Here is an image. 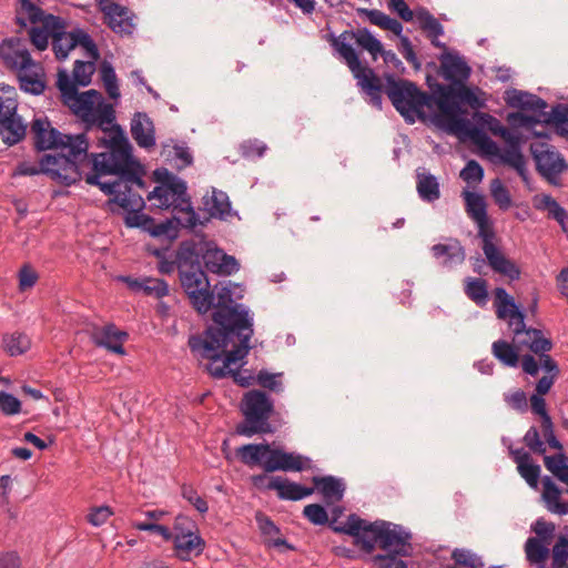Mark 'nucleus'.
<instances>
[{"label": "nucleus", "instance_id": "nucleus-1", "mask_svg": "<svg viewBox=\"0 0 568 568\" xmlns=\"http://www.w3.org/2000/svg\"><path fill=\"white\" fill-rule=\"evenodd\" d=\"M254 320L247 307H226L222 305L202 335H191L187 345L191 352L210 359L207 371L214 378L232 376L241 387L256 382L248 369H232L230 366L245 358L251 349L250 341L254 335Z\"/></svg>", "mask_w": 568, "mask_h": 568}, {"label": "nucleus", "instance_id": "nucleus-2", "mask_svg": "<svg viewBox=\"0 0 568 568\" xmlns=\"http://www.w3.org/2000/svg\"><path fill=\"white\" fill-rule=\"evenodd\" d=\"M201 262L209 272L220 275H231L240 268L234 256L227 255L221 248L212 247L210 243L182 241L178 248V271L181 286L192 307L201 315L212 310V316L222 308V305L230 308L246 307L234 302L231 282L219 283L211 288Z\"/></svg>", "mask_w": 568, "mask_h": 568}, {"label": "nucleus", "instance_id": "nucleus-3", "mask_svg": "<svg viewBox=\"0 0 568 568\" xmlns=\"http://www.w3.org/2000/svg\"><path fill=\"white\" fill-rule=\"evenodd\" d=\"M111 138H100L98 145L106 148L108 152L89 153L87 160L92 164V173L85 175L89 185L99 186L106 195L118 197L126 184L144 186L142 169L132 155V145L119 124L111 129Z\"/></svg>", "mask_w": 568, "mask_h": 568}, {"label": "nucleus", "instance_id": "nucleus-4", "mask_svg": "<svg viewBox=\"0 0 568 568\" xmlns=\"http://www.w3.org/2000/svg\"><path fill=\"white\" fill-rule=\"evenodd\" d=\"M437 74L448 84L439 83L433 75L426 77V84L430 92L438 98V113L449 114L457 109L468 105L471 109H481L485 100L479 97V88H470L467 81L471 75V68L458 52L444 51L438 57Z\"/></svg>", "mask_w": 568, "mask_h": 568}, {"label": "nucleus", "instance_id": "nucleus-5", "mask_svg": "<svg viewBox=\"0 0 568 568\" xmlns=\"http://www.w3.org/2000/svg\"><path fill=\"white\" fill-rule=\"evenodd\" d=\"M496 300L499 302L496 314L498 318H509L518 347H526L539 356L541 367L549 376L557 377L560 373L557 362L548 354L554 347L552 341L544 336L541 329L526 327L525 314L515 303L514 298L503 287L495 290Z\"/></svg>", "mask_w": 568, "mask_h": 568}, {"label": "nucleus", "instance_id": "nucleus-6", "mask_svg": "<svg viewBox=\"0 0 568 568\" xmlns=\"http://www.w3.org/2000/svg\"><path fill=\"white\" fill-rule=\"evenodd\" d=\"M153 178L158 185L148 195V200H155L154 204L159 209H172L174 212L185 214L183 226L185 229H194L196 225L203 224L199 214L192 206L191 199L187 194L186 182L175 175L166 168H159L153 172Z\"/></svg>", "mask_w": 568, "mask_h": 568}, {"label": "nucleus", "instance_id": "nucleus-7", "mask_svg": "<svg viewBox=\"0 0 568 568\" xmlns=\"http://www.w3.org/2000/svg\"><path fill=\"white\" fill-rule=\"evenodd\" d=\"M31 134L38 151L61 149L65 153L53 154L70 160L80 168L89 156V140L85 133L64 134L51 126L47 118H34L31 123Z\"/></svg>", "mask_w": 568, "mask_h": 568}, {"label": "nucleus", "instance_id": "nucleus-8", "mask_svg": "<svg viewBox=\"0 0 568 568\" xmlns=\"http://www.w3.org/2000/svg\"><path fill=\"white\" fill-rule=\"evenodd\" d=\"M385 93L395 110L408 124L416 119H424L423 108H438V98L434 92L422 91L414 82L405 79H396L394 74H385Z\"/></svg>", "mask_w": 568, "mask_h": 568}, {"label": "nucleus", "instance_id": "nucleus-9", "mask_svg": "<svg viewBox=\"0 0 568 568\" xmlns=\"http://www.w3.org/2000/svg\"><path fill=\"white\" fill-rule=\"evenodd\" d=\"M67 106L81 119L87 132L98 126L109 134L108 139L111 138V129L116 124L115 111L111 103L104 101L99 91L91 89L78 93Z\"/></svg>", "mask_w": 568, "mask_h": 568}, {"label": "nucleus", "instance_id": "nucleus-10", "mask_svg": "<svg viewBox=\"0 0 568 568\" xmlns=\"http://www.w3.org/2000/svg\"><path fill=\"white\" fill-rule=\"evenodd\" d=\"M244 420L236 426V433L245 437L274 432L270 417L274 412L273 399L263 390L247 392L241 406Z\"/></svg>", "mask_w": 568, "mask_h": 568}, {"label": "nucleus", "instance_id": "nucleus-11", "mask_svg": "<svg viewBox=\"0 0 568 568\" xmlns=\"http://www.w3.org/2000/svg\"><path fill=\"white\" fill-rule=\"evenodd\" d=\"M40 173L49 175L52 180L65 186H70L82 179L80 168L72 164L69 159L54 156L53 154H44L39 165L22 162L16 169V174L23 176H32Z\"/></svg>", "mask_w": 568, "mask_h": 568}, {"label": "nucleus", "instance_id": "nucleus-12", "mask_svg": "<svg viewBox=\"0 0 568 568\" xmlns=\"http://www.w3.org/2000/svg\"><path fill=\"white\" fill-rule=\"evenodd\" d=\"M529 149L540 176L552 185H559L560 175L568 171V163L564 155L546 142L531 143Z\"/></svg>", "mask_w": 568, "mask_h": 568}, {"label": "nucleus", "instance_id": "nucleus-13", "mask_svg": "<svg viewBox=\"0 0 568 568\" xmlns=\"http://www.w3.org/2000/svg\"><path fill=\"white\" fill-rule=\"evenodd\" d=\"M478 227V236L483 240V252L487 258L488 265L498 274L507 276L511 281L519 280L520 270L493 243L495 232L490 225L489 219L475 222Z\"/></svg>", "mask_w": 568, "mask_h": 568}, {"label": "nucleus", "instance_id": "nucleus-14", "mask_svg": "<svg viewBox=\"0 0 568 568\" xmlns=\"http://www.w3.org/2000/svg\"><path fill=\"white\" fill-rule=\"evenodd\" d=\"M465 114L466 110L460 108L449 114H434L433 122L436 126L449 134L458 136L460 140L470 139L480 149L490 138L484 130L474 126V124L464 116Z\"/></svg>", "mask_w": 568, "mask_h": 568}, {"label": "nucleus", "instance_id": "nucleus-15", "mask_svg": "<svg viewBox=\"0 0 568 568\" xmlns=\"http://www.w3.org/2000/svg\"><path fill=\"white\" fill-rule=\"evenodd\" d=\"M465 114L466 110L460 108L449 114H434L433 122L436 126L449 134L458 136L460 140L470 139L480 149L490 138L484 130L474 126V124L464 116Z\"/></svg>", "mask_w": 568, "mask_h": 568}, {"label": "nucleus", "instance_id": "nucleus-16", "mask_svg": "<svg viewBox=\"0 0 568 568\" xmlns=\"http://www.w3.org/2000/svg\"><path fill=\"white\" fill-rule=\"evenodd\" d=\"M382 521L375 520L369 523L356 514H351L343 527L335 528V532L345 534L354 538V545L365 554H372L379 545V531L382 530Z\"/></svg>", "mask_w": 568, "mask_h": 568}, {"label": "nucleus", "instance_id": "nucleus-17", "mask_svg": "<svg viewBox=\"0 0 568 568\" xmlns=\"http://www.w3.org/2000/svg\"><path fill=\"white\" fill-rule=\"evenodd\" d=\"M341 57L345 60L358 84L371 97L373 105L382 108V84L374 71L362 64L358 54L351 44L342 43Z\"/></svg>", "mask_w": 568, "mask_h": 568}, {"label": "nucleus", "instance_id": "nucleus-18", "mask_svg": "<svg viewBox=\"0 0 568 568\" xmlns=\"http://www.w3.org/2000/svg\"><path fill=\"white\" fill-rule=\"evenodd\" d=\"M412 532L398 524L383 520L379 531V547L386 552L409 557L413 554Z\"/></svg>", "mask_w": 568, "mask_h": 568}, {"label": "nucleus", "instance_id": "nucleus-19", "mask_svg": "<svg viewBox=\"0 0 568 568\" xmlns=\"http://www.w3.org/2000/svg\"><path fill=\"white\" fill-rule=\"evenodd\" d=\"M312 468V459L295 452H285L281 448H271L263 463L266 473L296 471L301 473Z\"/></svg>", "mask_w": 568, "mask_h": 568}, {"label": "nucleus", "instance_id": "nucleus-20", "mask_svg": "<svg viewBox=\"0 0 568 568\" xmlns=\"http://www.w3.org/2000/svg\"><path fill=\"white\" fill-rule=\"evenodd\" d=\"M100 11L104 14L105 23L115 33L131 36L134 30L130 10L109 0H98Z\"/></svg>", "mask_w": 568, "mask_h": 568}, {"label": "nucleus", "instance_id": "nucleus-21", "mask_svg": "<svg viewBox=\"0 0 568 568\" xmlns=\"http://www.w3.org/2000/svg\"><path fill=\"white\" fill-rule=\"evenodd\" d=\"M90 338L98 347H103L119 355L125 354L123 342L128 338V333L119 329L114 324H106L102 327L94 326L90 333Z\"/></svg>", "mask_w": 568, "mask_h": 568}, {"label": "nucleus", "instance_id": "nucleus-22", "mask_svg": "<svg viewBox=\"0 0 568 568\" xmlns=\"http://www.w3.org/2000/svg\"><path fill=\"white\" fill-rule=\"evenodd\" d=\"M525 445L529 448L530 452L538 455H544V464L545 467L554 475L558 473L561 465L566 464L568 462V457L565 453H562V449L559 450L558 454L548 456L545 455L546 447L544 442L540 438V433L536 426H530L529 429L526 432L524 438H523Z\"/></svg>", "mask_w": 568, "mask_h": 568}, {"label": "nucleus", "instance_id": "nucleus-23", "mask_svg": "<svg viewBox=\"0 0 568 568\" xmlns=\"http://www.w3.org/2000/svg\"><path fill=\"white\" fill-rule=\"evenodd\" d=\"M353 39L361 48L368 51L374 60L377 59L378 52L383 51L382 42L376 39L367 28L344 31L338 38L333 39L332 45L341 54L342 43L349 44L348 40Z\"/></svg>", "mask_w": 568, "mask_h": 568}, {"label": "nucleus", "instance_id": "nucleus-24", "mask_svg": "<svg viewBox=\"0 0 568 568\" xmlns=\"http://www.w3.org/2000/svg\"><path fill=\"white\" fill-rule=\"evenodd\" d=\"M507 144V148L504 150L500 149V153L498 155V159L501 163L513 168L518 175L526 181L528 176L527 168H526V160L524 154L521 153V144H523V136L521 134L517 133L513 138L505 141Z\"/></svg>", "mask_w": 568, "mask_h": 568}, {"label": "nucleus", "instance_id": "nucleus-25", "mask_svg": "<svg viewBox=\"0 0 568 568\" xmlns=\"http://www.w3.org/2000/svg\"><path fill=\"white\" fill-rule=\"evenodd\" d=\"M268 489H274L281 500H302L314 494L315 488L303 486L298 483L291 481L282 476H273L267 481Z\"/></svg>", "mask_w": 568, "mask_h": 568}, {"label": "nucleus", "instance_id": "nucleus-26", "mask_svg": "<svg viewBox=\"0 0 568 568\" xmlns=\"http://www.w3.org/2000/svg\"><path fill=\"white\" fill-rule=\"evenodd\" d=\"M430 252L440 265L448 270L462 264L466 258L465 248L457 239H448L445 244H435Z\"/></svg>", "mask_w": 568, "mask_h": 568}, {"label": "nucleus", "instance_id": "nucleus-27", "mask_svg": "<svg viewBox=\"0 0 568 568\" xmlns=\"http://www.w3.org/2000/svg\"><path fill=\"white\" fill-rule=\"evenodd\" d=\"M530 407L534 414L540 416L541 434L549 447L557 450L564 449L561 442L555 435L554 423L546 409L545 398L540 395L532 394L530 396Z\"/></svg>", "mask_w": 568, "mask_h": 568}, {"label": "nucleus", "instance_id": "nucleus-28", "mask_svg": "<svg viewBox=\"0 0 568 568\" xmlns=\"http://www.w3.org/2000/svg\"><path fill=\"white\" fill-rule=\"evenodd\" d=\"M312 481L314 484L313 488L322 495L326 505H332L343 499L346 485L342 478L332 475L314 476Z\"/></svg>", "mask_w": 568, "mask_h": 568}, {"label": "nucleus", "instance_id": "nucleus-29", "mask_svg": "<svg viewBox=\"0 0 568 568\" xmlns=\"http://www.w3.org/2000/svg\"><path fill=\"white\" fill-rule=\"evenodd\" d=\"M131 135L140 148L155 145V131L152 120L144 112H136L131 120Z\"/></svg>", "mask_w": 568, "mask_h": 568}, {"label": "nucleus", "instance_id": "nucleus-30", "mask_svg": "<svg viewBox=\"0 0 568 568\" xmlns=\"http://www.w3.org/2000/svg\"><path fill=\"white\" fill-rule=\"evenodd\" d=\"M171 540L176 557L182 561H190L193 557L200 556L205 549V540L197 531L186 536H173Z\"/></svg>", "mask_w": 568, "mask_h": 568}, {"label": "nucleus", "instance_id": "nucleus-31", "mask_svg": "<svg viewBox=\"0 0 568 568\" xmlns=\"http://www.w3.org/2000/svg\"><path fill=\"white\" fill-rule=\"evenodd\" d=\"M27 132V124L17 113L0 116V135L7 145H14L23 140Z\"/></svg>", "mask_w": 568, "mask_h": 568}, {"label": "nucleus", "instance_id": "nucleus-32", "mask_svg": "<svg viewBox=\"0 0 568 568\" xmlns=\"http://www.w3.org/2000/svg\"><path fill=\"white\" fill-rule=\"evenodd\" d=\"M504 99L508 106L524 111H542L548 106L538 95L517 89L507 90Z\"/></svg>", "mask_w": 568, "mask_h": 568}, {"label": "nucleus", "instance_id": "nucleus-33", "mask_svg": "<svg viewBox=\"0 0 568 568\" xmlns=\"http://www.w3.org/2000/svg\"><path fill=\"white\" fill-rule=\"evenodd\" d=\"M542 486L541 498L546 508L552 514L568 515V501L560 499L562 491L555 481L549 476H545L542 478Z\"/></svg>", "mask_w": 568, "mask_h": 568}, {"label": "nucleus", "instance_id": "nucleus-34", "mask_svg": "<svg viewBox=\"0 0 568 568\" xmlns=\"http://www.w3.org/2000/svg\"><path fill=\"white\" fill-rule=\"evenodd\" d=\"M270 444H246L236 449V456L247 466L260 465L263 467L264 460L267 458Z\"/></svg>", "mask_w": 568, "mask_h": 568}, {"label": "nucleus", "instance_id": "nucleus-35", "mask_svg": "<svg viewBox=\"0 0 568 568\" xmlns=\"http://www.w3.org/2000/svg\"><path fill=\"white\" fill-rule=\"evenodd\" d=\"M204 205L211 217L226 220L231 214V202L223 191L213 189L212 196L205 199Z\"/></svg>", "mask_w": 568, "mask_h": 568}, {"label": "nucleus", "instance_id": "nucleus-36", "mask_svg": "<svg viewBox=\"0 0 568 568\" xmlns=\"http://www.w3.org/2000/svg\"><path fill=\"white\" fill-rule=\"evenodd\" d=\"M41 68L36 63V67H30L26 71L18 73L20 89L24 92L39 95L45 89L44 81L40 78Z\"/></svg>", "mask_w": 568, "mask_h": 568}, {"label": "nucleus", "instance_id": "nucleus-37", "mask_svg": "<svg viewBox=\"0 0 568 568\" xmlns=\"http://www.w3.org/2000/svg\"><path fill=\"white\" fill-rule=\"evenodd\" d=\"M547 542L530 537L525 542L526 558L530 565H536L538 568H546V561L549 556Z\"/></svg>", "mask_w": 568, "mask_h": 568}, {"label": "nucleus", "instance_id": "nucleus-38", "mask_svg": "<svg viewBox=\"0 0 568 568\" xmlns=\"http://www.w3.org/2000/svg\"><path fill=\"white\" fill-rule=\"evenodd\" d=\"M0 54L4 65L10 70L18 71V73H21L27 69H30V67H36V62L31 58L29 51L26 49L10 52H6L2 50Z\"/></svg>", "mask_w": 568, "mask_h": 568}, {"label": "nucleus", "instance_id": "nucleus-39", "mask_svg": "<svg viewBox=\"0 0 568 568\" xmlns=\"http://www.w3.org/2000/svg\"><path fill=\"white\" fill-rule=\"evenodd\" d=\"M516 346L509 344L504 339H498L493 343L491 352L493 355L500 361L504 365L509 367H516L519 361V354L517 342L515 341Z\"/></svg>", "mask_w": 568, "mask_h": 568}, {"label": "nucleus", "instance_id": "nucleus-40", "mask_svg": "<svg viewBox=\"0 0 568 568\" xmlns=\"http://www.w3.org/2000/svg\"><path fill=\"white\" fill-rule=\"evenodd\" d=\"M546 124H554L556 133L568 140V104L558 103L545 115Z\"/></svg>", "mask_w": 568, "mask_h": 568}, {"label": "nucleus", "instance_id": "nucleus-41", "mask_svg": "<svg viewBox=\"0 0 568 568\" xmlns=\"http://www.w3.org/2000/svg\"><path fill=\"white\" fill-rule=\"evenodd\" d=\"M536 209L547 211L549 217L554 219L564 231L567 230L568 212L551 195H542Z\"/></svg>", "mask_w": 568, "mask_h": 568}, {"label": "nucleus", "instance_id": "nucleus-42", "mask_svg": "<svg viewBox=\"0 0 568 568\" xmlns=\"http://www.w3.org/2000/svg\"><path fill=\"white\" fill-rule=\"evenodd\" d=\"M463 196L466 202V212L474 222L487 219V206L483 195L470 191H464Z\"/></svg>", "mask_w": 568, "mask_h": 568}, {"label": "nucleus", "instance_id": "nucleus-43", "mask_svg": "<svg viewBox=\"0 0 568 568\" xmlns=\"http://www.w3.org/2000/svg\"><path fill=\"white\" fill-rule=\"evenodd\" d=\"M417 192L426 202H434L440 197L439 183L433 174L417 175Z\"/></svg>", "mask_w": 568, "mask_h": 568}, {"label": "nucleus", "instance_id": "nucleus-44", "mask_svg": "<svg viewBox=\"0 0 568 568\" xmlns=\"http://www.w3.org/2000/svg\"><path fill=\"white\" fill-rule=\"evenodd\" d=\"M465 284V294L478 306H484L488 302L487 282L483 278L467 277Z\"/></svg>", "mask_w": 568, "mask_h": 568}, {"label": "nucleus", "instance_id": "nucleus-45", "mask_svg": "<svg viewBox=\"0 0 568 568\" xmlns=\"http://www.w3.org/2000/svg\"><path fill=\"white\" fill-rule=\"evenodd\" d=\"M130 184H126L123 193L118 195V197L110 199L108 204H116L128 212L140 211L144 206V201L139 194L132 193Z\"/></svg>", "mask_w": 568, "mask_h": 568}, {"label": "nucleus", "instance_id": "nucleus-46", "mask_svg": "<svg viewBox=\"0 0 568 568\" xmlns=\"http://www.w3.org/2000/svg\"><path fill=\"white\" fill-rule=\"evenodd\" d=\"M417 21L427 38H439L444 34V27L428 10L420 9L416 13Z\"/></svg>", "mask_w": 568, "mask_h": 568}, {"label": "nucleus", "instance_id": "nucleus-47", "mask_svg": "<svg viewBox=\"0 0 568 568\" xmlns=\"http://www.w3.org/2000/svg\"><path fill=\"white\" fill-rule=\"evenodd\" d=\"M51 47L57 60L67 59L69 52L75 48L74 31L57 33L51 40Z\"/></svg>", "mask_w": 568, "mask_h": 568}, {"label": "nucleus", "instance_id": "nucleus-48", "mask_svg": "<svg viewBox=\"0 0 568 568\" xmlns=\"http://www.w3.org/2000/svg\"><path fill=\"white\" fill-rule=\"evenodd\" d=\"M184 217L173 216L160 223L155 222V227L152 229L151 236H165L168 240H175L179 235V227L183 226Z\"/></svg>", "mask_w": 568, "mask_h": 568}, {"label": "nucleus", "instance_id": "nucleus-49", "mask_svg": "<svg viewBox=\"0 0 568 568\" xmlns=\"http://www.w3.org/2000/svg\"><path fill=\"white\" fill-rule=\"evenodd\" d=\"M452 559L456 566L466 568H484L483 558L467 548H455L452 551Z\"/></svg>", "mask_w": 568, "mask_h": 568}, {"label": "nucleus", "instance_id": "nucleus-50", "mask_svg": "<svg viewBox=\"0 0 568 568\" xmlns=\"http://www.w3.org/2000/svg\"><path fill=\"white\" fill-rule=\"evenodd\" d=\"M3 344L6 351L11 356H18L26 353L31 345L30 338L23 333H13L3 336Z\"/></svg>", "mask_w": 568, "mask_h": 568}, {"label": "nucleus", "instance_id": "nucleus-51", "mask_svg": "<svg viewBox=\"0 0 568 568\" xmlns=\"http://www.w3.org/2000/svg\"><path fill=\"white\" fill-rule=\"evenodd\" d=\"M17 108L18 101L14 87L0 83V116L14 113Z\"/></svg>", "mask_w": 568, "mask_h": 568}, {"label": "nucleus", "instance_id": "nucleus-52", "mask_svg": "<svg viewBox=\"0 0 568 568\" xmlns=\"http://www.w3.org/2000/svg\"><path fill=\"white\" fill-rule=\"evenodd\" d=\"M20 7L21 12L27 14V19L18 16L16 18V22L22 28L27 27V20L31 23H38L45 16L43 10L36 6L31 0H20Z\"/></svg>", "mask_w": 568, "mask_h": 568}, {"label": "nucleus", "instance_id": "nucleus-53", "mask_svg": "<svg viewBox=\"0 0 568 568\" xmlns=\"http://www.w3.org/2000/svg\"><path fill=\"white\" fill-rule=\"evenodd\" d=\"M94 71V62L77 60L74 62L72 77L78 85L87 87L91 83V78Z\"/></svg>", "mask_w": 568, "mask_h": 568}, {"label": "nucleus", "instance_id": "nucleus-54", "mask_svg": "<svg viewBox=\"0 0 568 568\" xmlns=\"http://www.w3.org/2000/svg\"><path fill=\"white\" fill-rule=\"evenodd\" d=\"M568 561V537L560 536L551 549L549 568H564Z\"/></svg>", "mask_w": 568, "mask_h": 568}, {"label": "nucleus", "instance_id": "nucleus-55", "mask_svg": "<svg viewBox=\"0 0 568 568\" xmlns=\"http://www.w3.org/2000/svg\"><path fill=\"white\" fill-rule=\"evenodd\" d=\"M58 89L61 92L62 101L65 105L79 93L77 83L72 81L65 70H61L58 73L57 80Z\"/></svg>", "mask_w": 568, "mask_h": 568}, {"label": "nucleus", "instance_id": "nucleus-56", "mask_svg": "<svg viewBox=\"0 0 568 568\" xmlns=\"http://www.w3.org/2000/svg\"><path fill=\"white\" fill-rule=\"evenodd\" d=\"M490 192L495 203L500 210H507L511 205V197L508 189L499 179H494L490 183Z\"/></svg>", "mask_w": 568, "mask_h": 568}, {"label": "nucleus", "instance_id": "nucleus-57", "mask_svg": "<svg viewBox=\"0 0 568 568\" xmlns=\"http://www.w3.org/2000/svg\"><path fill=\"white\" fill-rule=\"evenodd\" d=\"M266 150L267 145L257 139L244 141L240 145V153L242 158L247 160H255L262 158L265 154Z\"/></svg>", "mask_w": 568, "mask_h": 568}, {"label": "nucleus", "instance_id": "nucleus-58", "mask_svg": "<svg viewBox=\"0 0 568 568\" xmlns=\"http://www.w3.org/2000/svg\"><path fill=\"white\" fill-rule=\"evenodd\" d=\"M282 373H270L266 369H261L256 375V383L263 388L270 389L275 393L283 390V383L281 381Z\"/></svg>", "mask_w": 568, "mask_h": 568}, {"label": "nucleus", "instance_id": "nucleus-59", "mask_svg": "<svg viewBox=\"0 0 568 568\" xmlns=\"http://www.w3.org/2000/svg\"><path fill=\"white\" fill-rule=\"evenodd\" d=\"M517 470L531 488H538L541 471L540 466L538 464H534L531 460L528 463H519V467H517Z\"/></svg>", "mask_w": 568, "mask_h": 568}, {"label": "nucleus", "instance_id": "nucleus-60", "mask_svg": "<svg viewBox=\"0 0 568 568\" xmlns=\"http://www.w3.org/2000/svg\"><path fill=\"white\" fill-rule=\"evenodd\" d=\"M400 557L394 552L377 554L372 558V561L376 568H408Z\"/></svg>", "mask_w": 568, "mask_h": 568}, {"label": "nucleus", "instance_id": "nucleus-61", "mask_svg": "<svg viewBox=\"0 0 568 568\" xmlns=\"http://www.w3.org/2000/svg\"><path fill=\"white\" fill-rule=\"evenodd\" d=\"M74 42H75V47L81 45L87 51L88 55L91 59H93V60L99 59V57H100L99 49L89 33H87L82 29H75L74 30Z\"/></svg>", "mask_w": 568, "mask_h": 568}, {"label": "nucleus", "instance_id": "nucleus-62", "mask_svg": "<svg viewBox=\"0 0 568 568\" xmlns=\"http://www.w3.org/2000/svg\"><path fill=\"white\" fill-rule=\"evenodd\" d=\"M303 515L313 525L323 526L328 524V514L326 509L320 504L306 505L303 509Z\"/></svg>", "mask_w": 568, "mask_h": 568}, {"label": "nucleus", "instance_id": "nucleus-63", "mask_svg": "<svg viewBox=\"0 0 568 568\" xmlns=\"http://www.w3.org/2000/svg\"><path fill=\"white\" fill-rule=\"evenodd\" d=\"M459 175L468 184L479 183L484 178V169L477 161L469 160Z\"/></svg>", "mask_w": 568, "mask_h": 568}, {"label": "nucleus", "instance_id": "nucleus-64", "mask_svg": "<svg viewBox=\"0 0 568 568\" xmlns=\"http://www.w3.org/2000/svg\"><path fill=\"white\" fill-rule=\"evenodd\" d=\"M182 497L187 500L200 514H205L209 510L207 501L201 497L197 491L189 485H183L181 488Z\"/></svg>", "mask_w": 568, "mask_h": 568}]
</instances>
